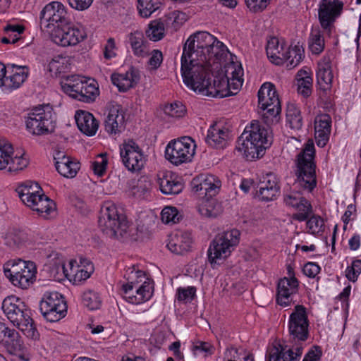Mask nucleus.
<instances>
[{"label":"nucleus","instance_id":"obj_40","mask_svg":"<svg viewBox=\"0 0 361 361\" xmlns=\"http://www.w3.org/2000/svg\"><path fill=\"white\" fill-rule=\"evenodd\" d=\"M279 97L275 85L271 82H264L258 91V103L260 108H269L267 99Z\"/></svg>","mask_w":361,"mask_h":361},{"label":"nucleus","instance_id":"obj_39","mask_svg":"<svg viewBox=\"0 0 361 361\" xmlns=\"http://www.w3.org/2000/svg\"><path fill=\"white\" fill-rule=\"evenodd\" d=\"M283 54L285 56L283 63L286 62V66L290 69L297 66L304 57V50L299 46L288 48L287 51L284 50Z\"/></svg>","mask_w":361,"mask_h":361},{"label":"nucleus","instance_id":"obj_8","mask_svg":"<svg viewBox=\"0 0 361 361\" xmlns=\"http://www.w3.org/2000/svg\"><path fill=\"white\" fill-rule=\"evenodd\" d=\"M4 272L13 285L26 289L35 281L37 268L34 262L18 259L7 262Z\"/></svg>","mask_w":361,"mask_h":361},{"label":"nucleus","instance_id":"obj_64","mask_svg":"<svg viewBox=\"0 0 361 361\" xmlns=\"http://www.w3.org/2000/svg\"><path fill=\"white\" fill-rule=\"evenodd\" d=\"M70 203L77 212L82 215H85L88 212L87 207L82 199L78 196H73L70 198Z\"/></svg>","mask_w":361,"mask_h":361},{"label":"nucleus","instance_id":"obj_52","mask_svg":"<svg viewBox=\"0 0 361 361\" xmlns=\"http://www.w3.org/2000/svg\"><path fill=\"white\" fill-rule=\"evenodd\" d=\"M108 164L106 154H100L97 156V159L92 162L91 168L94 174L102 177L106 172Z\"/></svg>","mask_w":361,"mask_h":361},{"label":"nucleus","instance_id":"obj_4","mask_svg":"<svg viewBox=\"0 0 361 361\" xmlns=\"http://www.w3.org/2000/svg\"><path fill=\"white\" fill-rule=\"evenodd\" d=\"M1 309L8 319L27 338L39 340L40 334L31 317V310L21 299L16 295L8 296L3 300Z\"/></svg>","mask_w":361,"mask_h":361},{"label":"nucleus","instance_id":"obj_63","mask_svg":"<svg viewBox=\"0 0 361 361\" xmlns=\"http://www.w3.org/2000/svg\"><path fill=\"white\" fill-rule=\"evenodd\" d=\"M192 350L195 355L201 353H204L207 355H212L214 351V348L209 343L197 341L192 345Z\"/></svg>","mask_w":361,"mask_h":361},{"label":"nucleus","instance_id":"obj_13","mask_svg":"<svg viewBox=\"0 0 361 361\" xmlns=\"http://www.w3.org/2000/svg\"><path fill=\"white\" fill-rule=\"evenodd\" d=\"M343 3L340 0H322L319 4L318 19L321 27L327 35L335 28L334 23L341 16Z\"/></svg>","mask_w":361,"mask_h":361},{"label":"nucleus","instance_id":"obj_34","mask_svg":"<svg viewBox=\"0 0 361 361\" xmlns=\"http://www.w3.org/2000/svg\"><path fill=\"white\" fill-rule=\"evenodd\" d=\"M87 78L80 75H69V97L75 100H84L87 97L83 95L82 89Z\"/></svg>","mask_w":361,"mask_h":361},{"label":"nucleus","instance_id":"obj_59","mask_svg":"<svg viewBox=\"0 0 361 361\" xmlns=\"http://www.w3.org/2000/svg\"><path fill=\"white\" fill-rule=\"evenodd\" d=\"M324 221L319 216L313 215L307 221V227L312 234L319 233L324 231Z\"/></svg>","mask_w":361,"mask_h":361},{"label":"nucleus","instance_id":"obj_19","mask_svg":"<svg viewBox=\"0 0 361 361\" xmlns=\"http://www.w3.org/2000/svg\"><path fill=\"white\" fill-rule=\"evenodd\" d=\"M229 139L228 128L221 123H215L209 128L204 140L212 148L223 149L226 147Z\"/></svg>","mask_w":361,"mask_h":361},{"label":"nucleus","instance_id":"obj_51","mask_svg":"<svg viewBox=\"0 0 361 361\" xmlns=\"http://www.w3.org/2000/svg\"><path fill=\"white\" fill-rule=\"evenodd\" d=\"M161 220L165 224L179 222L181 215L174 207H166L161 212Z\"/></svg>","mask_w":361,"mask_h":361},{"label":"nucleus","instance_id":"obj_3","mask_svg":"<svg viewBox=\"0 0 361 361\" xmlns=\"http://www.w3.org/2000/svg\"><path fill=\"white\" fill-rule=\"evenodd\" d=\"M64 6L58 1L47 4L39 14L42 30H50L51 40L57 45L68 46V18Z\"/></svg>","mask_w":361,"mask_h":361},{"label":"nucleus","instance_id":"obj_15","mask_svg":"<svg viewBox=\"0 0 361 361\" xmlns=\"http://www.w3.org/2000/svg\"><path fill=\"white\" fill-rule=\"evenodd\" d=\"M153 286L149 281H144L139 287L134 281H128L122 286L127 300L132 304H141L149 300L153 294Z\"/></svg>","mask_w":361,"mask_h":361},{"label":"nucleus","instance_id":"obj_21","mask_svg":"<svg viewBox=\"0 0 361 361\" xmlns=\"http://www.w3.org/2000/svg\"><path fill=\"white\" fill-rule=\"evenodd\" d=\"M71 269L76 267L78 268L76 273L72 279H69V282L74 286H80L88 279L94 271V267L92 262L87 258L80 257L79 259H73L69 261Z\"/></svg>","mask_w":361,"mask_h":361},{"label":"nucleus","instance_id":"obj_18","mask_svg":"<svg viewBox=\"0 0 361 361\" xmlns=\"http://www.w3.org/2000/svg\"><path fill=\"white\" fill-rule=\"evenodd\" d=\"M51 75L60 80L63 92L68 94V56L61 54L55 56L48 65Z\"/></svg>","mask_w":361,"mask_h":361},{"label":"nucleus","instance_id":"obj_47","mask_svg":"<svg viewBox=\"0 0 361 361\" xmlns=\"http://www.w3.org/2000/svg\"><path fill=\"white\" fill-rule=\"evenodd\" d=\"M295 209H297L298 212L293 214V219L300 222L306 221L312 212V207L310 202L305 197Z\"/></svg>","mask_w":361,"mask_h":361},{"label":"nucleus","instance_id":"obj_6","mask_svg":"<svg viewBox=\"0 0 361 361\" xmlns=\"http://www.w3.org/2000/svg\"><path fill=\"white\" fill-rule=\"evenodd\" d=\"M98 225L103 233L111 238L124 240L130 235L126 216L119 213L113 204L106 203L102 207Z\"/></svg>","mask_w":361,"mask_h":361},{"label":"nucleus","instance_id":"obj_54","mask_svg":"<svg viewBox=\"0 0 361 361\" xmlns=\"http://www.w3.org/2000/svg\"><path fill=\"white\" fill-rule=\"evenodd\" d=\"M164 111L171 117L180 118L184 116L185 109L180 102H175L165 106Z\"/></svg>","mask_w":361,"mask_h":361},{"label":"nucleus","instance_id":"obj_57","mask_svg":"<svg viewBox=\"0 0 361 361\" xmlns=\"http://www.w3.org/2000/svg\"><path fill=\"white\" fill-rule=\"evenodd\" d=\"M196 288L188 286L187 288H178L176 291V298L178 301L185 302L192 301L195 297Z\"/></svg>","mask_w":361,"mask_h":361},{"label":"nucleus","instance_id":"obj_33","mask_svg":"<svg viewBox=\"0 0 361 361\" xmlns=\"http://www.w3.org/2000/svg\"><path fill=\"white\" fill-rule=\"evenodd\" d=\"M47 266L49 277L53 280L61 282L68 278L65 262L61 255L56 253L52 259V262H50Z\"/></svg>","mask_w":361,"mask_h":361},{"label":"nucleus","instance_id":"obj_60","mask_svg":"<svg viewBox=\"0 0 361 361\" xmlns=\"http://www.w3.org/2000/svg\"><path fill=\"white\" fill-rule=\"evenodd\" d=\"M268 361H290L286 351L279 345V347L274 346L269 352Z\"/></svg>","mask_w":361,"mask_h":361},{"label":"nucleus","instance_id":"obj_7","mask_svg":"<svg viewBox=\"0 0 361 361\" xmlns=\"http://www.w3.org/2000/svg\"><path fill=\"white\" fill-rule=\"evenodd\" d=\"M240 233L237 229H232L217 235L211 242L208 251V260L213 269L219 264V260H224L229 257L240 241Z\"/></svg>","mask_w":361,"mask_h":361},{"label":"nucleus","instance_id":"obj_46","mask_svg":"<svg viewBox=\"0 0 361 361\" xmlns=\"http://www.w3.org/2000/svg\"><path fill=\"white\" fill-rule=\"evenodd\" d=\"M221 207L214 200H207L199 207L200 214L206 217L215 218L221 213Z\"/></svg>","mask_w":361,"mask_h":361},{"label":"nucleus","instance_id":"obj_17","mask_svg":"<svg viewBox=\"0 0 361 361\" xmlns=\"http://www.w3.org/2000/svg\"><path fill=\"white\" fill-rule=\"evenodd\" d=\"M299 281L295 276L284 277L277 285L276 303L282 307H288L293 302L292 296L298 291Z\"/></svg>","mask_w":361,"mask_h":361},{"label":"nucleus","instance_id":"obj_5","mask_svg":"<svg viewBox=\"0 0 361 361\" xmlns=\"http://www.w3.org/2000/svg\"><path fill=\"white\" fill-rule=\"evenodd\" d=\"M315 148L312 140H308L295 159V184L308 192L317 187Z\"/></svg>","mask_w":361,"mask_h":361},{"label":"nucleus","instance_id":"obj_49","mask_svg":"<svg viewBox=\"0 0 361 361\" xmlns=\"http://www.w3.org/2000/svg\"><path fill=\"white\" fill-rule=\"evenodd\" d=\"M305 76L298 79V91L304 97H308L312 94V78L306 71Z\"/></svg>","mask_w":361,"mask_h":361},{"label":"nucleus","instance_id":"obj_42","mask_svg":"<svg viewBox=\"0 0 361 361\" xmlns=\"http://www.w3.org/2000/svg\"><path fill=\"white\" fill-rule=\"evenodd\" d=\"M82 302L90 310H98L102 305L99 294L92 290H87L82 293Z\"/></svg>","mask_w":361,"mask_h":361},{"label":"nucleus","instance_id":"obj_9","mask_svg":"<svg viewBox=\"0 0 361 361\" xmlns=\"http://www.w3.org/2000/svg\"><path fill=\"white\" fill-rule=\"evenodd\" d=\"M195 147V141L190 137H181L168 143L165 149V157L175 166L187 164L192 161Z\"/></svg>","mask_w":361,"mask_h":361},{"label":"nucleus","instance_id":"obj_23","mask_svg":"<svg viewBox=\"0 0 361 361\" xmlns=\"http://www.w3.org/2000/svg\"><path fill=\"white\" fill-rule=\"evenodd\" d=\"M75 121L79 130L87 136H93L96 134L99 122L92 114L85 110H77L75 114Z\"/></svg>","mask_w":361,"mask_h":361},{"label":"nucleus","instance_id":"obj_61","mask_svg":"<svg viewBox=\"0 0 361 361\" xmlns=\"http://www.w3.org/2000/svg\"><path fill=\"white\" fill-rule=\"evenodd\" d=\"M28 165V160L23 157V155L20 157H15L12 158L10 156L9 163L7 166H8V171H21L25 169Z\"/></svg>","mask_w":361,"mask_h":361},{"label":"nucleus","instance_id":"obj_28","mask_svg":"<svg viewBox=\"0 0 361 361\" xmlns=\"http://www.w3.org/2000/svg\"><path fill=\"white\" fill-rule=\"evenodd\" d=\"M317 86L320 92L319 97L322 99H328L331 95L332 88L333 73L332 69L317 68L316 72Z\"/></svg>","mask_w":361,"mask_h":361},{"label":"nucleus","instance_id":"obj_27","mask_svg":"<svg viewBox=\"0 0 361 361\" xmlns=\"http://www.w3.org/2000/svg\"><path fill=\"white\" fill-rule=\"evenodd\" d=\"M140 80V75L137 70L131 67L124 74L113 73L111 80L118 87L119 92H126L133 87Z\"/></svg>","mask_w":361,"mask_h":361},{"label":"nucleus","instance_id":"obj_30","mask_svg":"<svg viewBox=\"0 0 361 361\" xmlns=\"http://www.w3.org/2000/svg\"><path fill=\"white\" fill-rule=\"evenodd\" d=\"M38 190H42L38 183L26 182L18 186L16 191L25 205H33V199L36 200L37 195L40 194Z\"/></svg>","mask_w":361,"mask_h":361},{"label":"nucleus","instance_id":"obj_43","mask_svg":"<svg viewBox=\"0 0 361 361\" xmlns=\"http://www.w3.org/2000/svg\"><path fill=\"white\" fill-rule=\"evenodd\" d=\"M85 87H83L82 93L84 97L87 96V100H79L80 102L90 104L94 102L97 97L99 95V90L97 85V82L91 78H87L86 82H85Z\"/></svg>","mask_w":361,"mask_h":361},{"label":"nucleus","instance_id":"obj_32","mask_svg":"<svg viewBox=\"0 0 361 361\" xmlns=\"http://www.w3.org/2000/svg\"><path fill=\"white\" fill-rule=\"evenodd\" d=\"M5 347L10 354L16 355L20 360L29 361L30 360V355L18 332L16 337L5 340Z\"/></svg>","mask_w":361,"mask_h":361},{"label":"nucleus","instance_id":"obj_56","mask_svg":"<svg viewBox=\"0 0 361 361\" xmlns=\"http://www.w3.org/2000/svg\"><path fill=\"white\" fill-rule=\"evenodd\" d=\"M304 198L302 195L296 190H291L283 193V202L288 207L295 208Z\"/></svg>","mask_w":361,"mask_h":361},{"label":"nucleus","instance_id":"obj_31","mask_svg":"<svg viewBox=\"0 0 361 361\" xmlns=\"http://www.w3.org/2000/svg\"><path fill=\"white\" fill-rule=\"evenodd\" d=\"M285 50V44H280L279 40L276 37H270L268 39L266 46V52L270 61L276 65L283 64V59L285 56L283 51Z\"/></svg>","mask_w":361,"mask_h":361},{"label":"nucleus","instance_id":"obj_38","mask_svg":"<svg viewBox=\"0 0 361 361\" xmlns=\"http://www.w3.org/2000/svg\"><path fill=\"white\" fill-rule=\"evenodd\" d=\"M129 42L135 56L142 57L147 54V42L145 40L142 33L139 32L130 33Z\"/></svg>","mask_w":361,"mask_h":361},{"label":"nucleus","instance_id":"obj_12","mask_svg":"<svg viewBox=\"0 0 361 361\" xmlns=\"http://www.w3.org/2000/svg\"><path fill=\"white\" fill-rule=\"evenodd\" d=\"M309 319L307 309L302 305L295 306L289 316L288 331L292 339L305 341L309 336Z\"/></svg>","mask_w":361,"mask_h":361},{"label":"nucleus","instance_id":"obj_14","mask_svg":"<svg viewBox=\"0 0 361 361\" xmlns=\"http://www.w3.org/2000/svg\"><path fill=\"white\" fill-rule=\"evenodd\" d=\"M120 156L124 166L130 171H140L144 167L145 159L142 151L133 140L120 146Z\"/></svg>","mask_w":361,"mask_h":361},{"label":"nucleus","instance_id":"obj_22","mask_svg":"<svg viewBox=\"0 0 361 361\" xmlns=\"http://www.w3.org/2000/svg\"><path fill=\"white\" fill-rule=\"evenodd\" d=\"M331 118L327 114L318 115L314 119V138L318 147H324L329 140Z\"/></svg>","mask_w":361,"mask_h":361},{"label":"nucleus","instance_id":"obj_24","mask_svg":"<svg viewBox=\"0 0 361 361\" xmlns=\"http://www.w3.org/2000/svg\"><path fill=\"white\" fill-rule=\"evenodd\" d=\"M192 243L190 233L177 232L169 235L166 247L174 254L183 255L190 250Z\"/></svg>","mask_w":361,"mask_h":361},{"label":"nucleus","instance_id":"obj_55","mask_svg":"<svg viewBox=\"0 0 361 361\" xmlns=\"http://www.w3.org/2000/svg\"><path fill=\"white\" fill-rule=\"evenodd\" d=\"M361 274V259H353L351 265L348 266L345 270L346 278L352 281L355 282L359 275Z\"/></svg>","mask_w":361,"mask_h":361},{"label":"nucleus","instance_id":"obj_2","mask_svg":"<svg viewBox=\"0 0 361 361\" xmlns=\"http://www.w3.org/2000/svg\"><path fill=\"white\" fill-rule=\"evenodd\" d=\"M241 139L242 147H239L238 150L243 151L247 160H252L263 157L265 150L273 142V135L269 126L252 121L249 126H246L240 140Z\"/></svg>","mask_w":361,"mask_h":361},{"label":"nucleus","instance_id":"obj_44","mask_svg":"<svg viewBox=\"0 0 361 361\" xmlns=\"http://www.w3.org/2000/svg\"><path fill=\"white\" fill-rule=\"evenodd\" d=\"M212 47L213 49L212 50H209V52H207L206 54H204L206 55V61L202 62V65L205 66H208L209 67V72L212 74L213 73L211 69L212 65L210 61H213V62H214L216 59H219L221 57L223 52L224 51V49L226 48V46L224 44V43L219 41L217 39L216 42L214 43ZM200 64L202 65V63Z\"/></svg>","mask_w":361,"mask_h":361},{"label":"nucleus","instance_id":"obj_1","mask_svg":"<svg viewBox=\"0 0 361 361\" xmlns=\"http://www.w3.org/2000/svg\"><path fill=\"white\" fill-rule=\"evenodd\" d=\"M216 37L206 31L190 35L183 45L180 72L185 85L193 91H203L214 96L222 95L214 86H210L209 67L201 65L206 61L205 54L212 50Z\"/></svg>","mask_w":361,"mask_h":361},{"label":"nucleus","instance_id":"obj_48","mask_svg":"<svg viewBox=\"0 0 361 361\" xmlns=\"http://www.w3.org/2000/svg\"><path fill=\"white\" fill-rule=\"evenodd\" d=\"M164 31L163 23L154 21L149 25V28L146 30V35L150 40L157 42L164 37Z\"/></svg>","mask_w":361,"mask_h":361},{"label":"nucleus","instance_id":"obj_16","mask_svg":"<svg viewBox=\"0 0 361 361\" xmlns=\"http://www.w3.org/2000/svg\"><path fill=\"white\" fill-rule=\"evenodd\" d=\"M221 186V180L211 174H201L194 178L191 181L192 191L200 192L207 199L218 194Z\"/></svg>","mask_w":361,"mask_h":361},{"label":"nucleus","instance_id":"obj_10","mask_svg":"<svg viewBox=\"0 0 361 361\" xmlns=\"http://www.w3.org/2000/svg\"><path fill=\"white\" fill-rule=\"evenodd\" d=\"M39 310L44 319L56 322L66 316L68 305L65 297L58 292H46L39 302Z\"/></svg>","mask_w":361,"mask_h":361},{"label":"nucleus","instance_id":"obj_36","mask_svg":"<svg viewBox=\"0 0 361 361\" xmlns=\"http://www.w3.org/2000/svg\"><path fill=\"white\" fill-rule=\"evenodd\" d=\"M33 205H26L39 215L47 216L55 209V203L44 193L38 194Z\"/></svg>","mask_w":361,"mask_h":361},{"label":"nucleus","instance_id":"obj_45","mask_svg":"<svg viewBox=\"0 0 361 361\" xmlns=\"http://www.w3.org/2000/svg\"><path fill=\"white\" fill-rule=\"evenodd\" d=\"M159 0H137V10L143 18L149 17L159 8Z\"/></svg>","mask_w":361,"mask_h":361},{"label":"nucleus","instance_id":"obj_37","mask_svg":"<svg viewBox=\"0 0 361 361\" xmlns=\"http://www.w3.org/2000/svg\"><path fill=\"white\" fill-rule=\"evenodd\" d=\"M308 47L312 54L314 55H319L324 51V38L319 27L312 30L308 38Z\"/></svg>","mask_w":361,"mask_h":361},{"label":"nucleus","instance_id":"obj_53","mask_svg":"<svg viewBox=\"0 0 361 361\" xmlns=\"http://www.w3.org/2000/svg\"><path fill=\"white\" fill-rule=\"evenodd\" d=\"M267 102V105L269 106V108H261L263 111H266L264 115L267 114V118L269 116L276 118L281 111V102L279 97L268 98Z\"/></svg>","mask_w":361,"mask_h":361},{"label":"nucleus","instance_id":"obj_20","mask_svg":"<svg viewBox=\"0 0 361 361\" xmlns=\"http://www.w3.org/2000/svg\"><path fill=\"white\" fill-rule=\"evenodd\" d=\"M209 83L210 86H214L216 87V90L219 92V94H221L223 95H219V96H214L211 94H207L206 93H208L206 90L204 92L202 91H197L199 93H201L202 94L212 97H219L223 98L226 97H229L231 95H234L236 94V92L238 91L240 87L242 85L243 80H235L236 82H231L230 80L227 78L226 80L224 78H218L214 77L213 78V74H209Z\"/></svg>","mask_w":361,"mask_h":361},{"label":"nucleus","instance_id":"obj_29","mask_svg":"<svg viewBox=\"0 0 361 361\" xmlns=\"http://www.w3.org/2000/svg\"><path fill=\"white\" fill-rule=\"evenodd\" d=\"M28 76L27 66H13L12 74L6 76L3 87L4 90L11 91L19 88Z\"/></svg>","mask_w":361,"mask_h":361},{"label":"nucleus","instance_id":"obj_41","mask_svg":"<svg viewBox=\"0 0 361 361\" xmlns=\"http://www.w3.org/2000/svg\"><path fill=\"white\" fill-rule=\"evenodd\" d=\"M286 119L292 129L300 130L302 128L303 122L301 111L295 104H290L288 105Z\"/></svg>","mask_w":361,"mask_h":361},{"label":"nucleus","instance_id":"obj_11","mask_svg":"<svg viewBox=\"0 0 361 361\" xmlns=\"http://www.w3.org/2000/svg\"><path fill=\"white\" fill-rule=\"evenodd\" d=\"M26 128L30 133L42 135L52 133L55 128V116L51 111L44 107H35L28 114Z\"/></svg>","mask_w":361,"mask_h":361},{"label":"nucleus","instance_id":"obj_25","mask_svg":"<svg viewBox=\"0 0 361 361\" xmlns=\"http://www.w3.org/2000/svg\"><path fill=\"white\" fill-rule=\"evenodd\" d=\"M279 193L280 185L278 178L274 174L270 173L267 174L264 180L261 182L257 196L262 201L269 202L276 199Z\"/></svg>","mask_w":361,"mask_h":361},{"label":"nucleus","instance_id":"obj_26","mask_svg":"<svg viewBox=\"0 0 361 361\" xmlns=\"http://www.w3.org/2000/svg\"><path fill=\"white\" fill-rule=\"evenodd\" d=\"M125 116L120 106H114L110 109L104 121V129L109 135L121 133L124 128Z\"/></svg>","mask_w":361,"mask_h":361},{"label":"nucleus","instance_id":"obj_50","mask_svg":"<svg viewBox=\"0 0 361 361\" xmlns=\"http://www.w3.org/2000/svg\"><path fill=\"white\" fill-rule=\"evenodd\" d=\"M54 159L57 172L65 178H68V157L64 152H56Z\"/></svg>","mask_w":361,"mask_h":361},{"label":"nucleus","instance_id":"obj_58","mask_svg":"<svg viewBox=\"0 0 361 361\" xmlns=\"http://www.w3.org/2000/svg\"><path fill=\"white\" fill-rule=\"evenodd\" d=\"M86 37L83 29L77 27H69V47L75 46Z\"/></svg>","mask_w":361,"mask_h":361},{"label":"nucleus","instance_id":"obj_35","mask_svg":"<svg viewBox=\"0 0 361 361\" xmlns=\"http://www.w3.org/2000/svg\"><path fill=\"white\" fill-rule=\"evenodd\" d=\"M160 190L166 195H177L183 188V183L173 177L172 175H164L159 180Z\"/></svg>","mask_w":361,"mask_h":361},{"label":"nucleus","instance_id":"obj_62","mask_svg":"<svg viewBox=\"0 0 361 361\" xmlns=\"http://www.w3.org/2000/svg\"><path fill=\"white\" fill-rule=\"evenodd\" d=\"M13 154V147L11 144L2 145L0 142V169H6L9 163L10 154Z\"/></svg>","mask_w":361,"mask_h":361}]
</instances>
